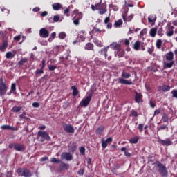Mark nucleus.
I'll list each match as a JSON object with an SVG mask.
<instances>
[{"label": "nucleus", "mask_w": 177, "mask_h": 177, "mask_svg": "<svg viewBox=\"0 0 177 177\" xmlns=\"http://www.w3.org/2000/svg\"><path fill=\"white\" fill-rule=\"evenodd\" d=\"M122 77L118 78V83L123 84L124 85H133V82L128 80V78H131V73H127L125 71L122 72Z\"/></svg>", "instance_id": "obj_1"}, {"label": "nucleus", "mask_w": 177, "mask_h": 177, "mask_svg": "<svg viewBox=\"0 0 177 177\" xmlns=\"http://www.w3.org/2000/svg\"><path fill=\"white\" fill-rule=\"evenodd\" d=\"M155 165L159 168V172L162 177L168 176V170H167V167L162 163L160 161H156Z\"/></svg>", "instance_id": "obj_2"}, {"label": "nucleus", "mask_w": 177, "mask_h": 177, "mask_svg": "<svg viewBox=\"0 0 177 177\" xmlns=\"http://www.w3.org/2000/svg\"><path fill=\"white\" fill-rule=\"evenodd\" d=\"M17 173L18 174L19 176H24V177H32V174L30 170L26 168H19L17 170Z\"/></svg>", "instance_id": "obj_3"}, {"label": "nucleus", "mask_w": 177, "mask_h": 177, "mask_svg": "<svg viewBox=\"0 0 177 177\" xmlns=\"http://www.w3.org/2000/svg\"><path fill=\"white\" fill-rule=\"evenodd\" d=\"M8 91V85L3 82V78H0V96L6 95Z\"/></svg>", "instance_id": "obj_4"}, {"label": "nucleus", "mask_w": 177, "mask_h": 177, "mask_svg": "<svg viewBox=\"0 0 177 177\" xmlns=\"http://www.w3.org/2000/svg\"><path fill=\"white\" fill-rule=\"evenodd\" d=\"M98 10L99 15H104L107 13V8L105 4H102L100 3L96 4V8Z\"/></svg>", "instance_id": "obj_5"}, {"label": "nucleus", "mask_w": 177, "mask_h": 177, "mask_svg": "<svg viewBox=\"0 0 177 177\" xmlns=\"http://www.w3.org/2000/svg\"><path fill=\"white\" fill-rule=\"evenodd\" d=\"M91 100H92V95H89L86 98L83 99L80 103V106L86 107L91 103Z\"/></svg>", "instance_id": "obj_6"}, {"label": "nucleus", "mask_w": 177, "mask_h": 177, "mask_svg": "<svg viewBox=\"0 0 177 177\" xmlns=\"http://www.w3.org/2000/svg\"><path fill=\"white\" fill-rule=\"evenodd\" d=\"M61 158L66 160V161H71L73 160V155L68 152H63L61 154Z\"/></svg>", "instance_id": "obj_7"}, {"label": "nucleus", "mask_w": 177, "mask_h": 177, "mask_svg": "<svg viewBox=\"0 0 177 177\" xmlns=\"http://www.w3.org/2000/svg\"><path fill=\"white\" fill-rule=\"evenodd\" d=\"M39 36L41 38H48L49 37V31L45 28H42L39 30Z\"/></svg>", "instance_id": "obj_8"}, {"label": "nucleus", "mask_w": 177, "mask_h": 177, "mask_svg": "<svg viewBox=\"0 0 177 177\" xmlns=\"http://www.w3.org/2000/svg\"><path fill=\"white\" fill-rule=\"evenodd\" d=\"M65 131L67 132V133H74L75 129L73 125L71 124H65L63 127Z\"/></svg>", "instance_id": "obj_9"}, {"label": "nucleus", "mask_w": 177, "mask_h": 177, "mask_svg": "<svg viewBox=\"0 0 177 177\" xmlns=\"http://www.w3.org/2000/svg\"><path fill=\"white\" fill-rule=\"evenodd\" d=\"M37 135L38 136H40L41 138L46 139V140H50V136H49V133H48L46 131H38Z\"/></svg>", "instance_id": "obj_10"}, {"label": "nucleus", "mask_w": 177, "mask_h": 177, "mask_svg": "<svg viewBox=\"0 0 177 177\" xmlns=\"http://www.w3.org/2000/svg\"><path fill=\"white\" fill-rule=\"evenodd\" d=\"M1 129L3 131H18L17 127H15L13 126L8 125V124H4L1 127Z\"/></svg>", "instance_id": "obj_11"}, {"label": "nucleus", "mask_w": 177, "mask_h": 177, "mask_svg": "<svg viewBox=\"0 0 177 177\" xmlns=\"http://www.w3.org/2000/svg\"><path fill=\"white\" fill-rule=\"evenodd\" d=\"M14 150H16V151H24L26 150V147L21 144L15 143Z\"/></svg>", "instance_id": "obj_12"}, {"label": "nucleus", "mask_w": 177, "mask_h": 177, "mask_svg": "<svg viewBox=\"0 0 177 177\" xmlns=\"http://www.w3.org/2000/svg\"><path fill=\"white\" fill-rule=\"evenodd\" d=\"M159 143L162 145V146H171L172 145V141L169 138H167L166 140H160Z\"/></svg>", "instance_id": "obj_13"}, {"label": "nucleus", "mask_w": 177, "mask_h": 177, "mask_svg": "<svg viewBox=\"0 0 177 177\" xmlns=\"http://www.w3.org/2000/svg\"><path fill=\"white\" fill-rule=\"evenodd\" d=\"M143 95L141 93L136 92L135 100L136 103H143Z\"/></svg>", "instance_id": "obj_14"}, {"label": "nucleus", "mask_w": 177, "mask_h": 177, "mask_svg": "<svg viewBox=\"0 0 177 177\" xmlns=\"http://www.w3.org/2000/svg\"><path fill=\"white\" fill-rule=\"evenodd\" d=\"M81 19H82V15L81 14H77L76 17L73 19L74 24H75V26H78V24H80V20H81Z\"/></svg>", "instance_id": "obj_15"}, {"label": "nucleus", "mask_w": 177, "mask_h": 177, "mask_svg": "<svg viewBox=\"0 0 177 177\" xmlns=\"http://www.w3.org/2000/svg\"><path fill=\"white\" fill-rule=\"evenodd\" d=\"M165 57L166 60H168L169 62H174V53L172 51H169L166 54Z\"/></svg>", "instance_id": "obj_16"}, {"label": "nucleus", "mask_w": 177, "mask_h": 177, "mask_svg": "<svg viewBox=\"0 0 177 177\" xmlns=\"http://www.w3.org/2000/svg\"><path fill=\"white\" fill-rule=\"evenodd\" d=\"M125 55V51L122 49H118V51L115 53V57H123V56Z\"/></svg>", "instance_id": "obj_17"}, {"label": "nucleus", "mask_w": 177, "mask_h": 177, "mask_svg": "<svg viewBox=\"0 0 177 177\" xmlns=\"http://www.w3.org/2000/svg\"><path fill=\"white\" fill-rule=\"evenodd\" d=\"M159 91H162V92H169V91H171V86L163 85L162 86H160L158 88Z\"/></svg>", "instance_id": "obj_18"}, {"label": "nucleus", "mask_w": 177, "mask_h": 177, "mask_svg": "<svg viewBox=\"0 0 177 177\" xmlns=\"http://www.w3.org/2000/svg\"><path fill=\"white\" fill-rule=\"evenodd\" d=\"M68 147L71 153H74V151L77 150V143L73 142L72 144H71V145H68Z\"/></svg>", "instance_id": "obj_19"}, {"label": "nucleus", "mask_w": 177, "mask_h": 177, "mask_svg": "<svg viewBox=\"0 0 177 177\" xmlns=\"http://www.w3.org/2000/svg\"><path fill=\"white\" fill-rule=\"evenodd\" d=\"M70 168V165L66 163H62L59 166L60 171H67Z\"/></svg>", "instance_id": "obj_20"}, {"label": "nucleus", "mask_w": 177, "mask_h": 177, "mask_svg": "<svg viewBox=\"0 0 177 177\" xmlns=\"http://www.w3.org/2000/svg\"><path fill=\"white\" fill-rule=\"evenodd\" d=\"M8 48V41H4L2 43V45L0 46V51L1 52H5V50H6Z\"/></svg>", "instance_id": "obj_21"}, {"label": "nucleus", "mask_w": 177, "mask_h": 177, "mask_svg": "<svg viewBox=\"0 0 177 177\" xmlns=\"http://www.w3.org/2000/svg\"><path fill=\"white\" fill-rule=\"evenodd\" d=\"M174 64H175L174 61H170L169 63L164 62V68H171Z\"/></svg>", "instance_id": "obj_22"}, {"label": "nucleus", "mask_w": 177, "mask_h": 177, "mask_svg": "<svg viewBox=\"0 0 177 177\" xmlns=\"http://www.w3.org/2000/svg\"><path fill=\"white\" fill-rule=\"evenodd\" d=\"M104 131V127L103 126H100L99 127L96 131H95V133L96 135H102V133H103V131Z\"/></svg>", "instance_id": "obj_23"}, {"label": "nucleus", "mask_w": 177, "mask_h": 177, "mask_svg": "<svg viewBox=\"0 0 177 177\" xmlns=\"http://www.w3.org/2000/svg\"><path fill=\"white\" fill-rule=\"evenodd\" d=\"M52 6L54 10H59V9H62V4L59 3H55L53 4Z\"/></svg>", "instance_id": "obj_24"}, {"label": "nucleus", "mask_w": 177, "mask_h": 177, "mask_svg": "<svg viewBox=\"0 0 177 177\" xmlns=\"http://www.w3.org/2000/svg\"><path fill=\"white\" fill-rule=\"evenodd\" d=\"M71 89L73 91V93H72L73 96H75V97L77 96V95H78L79 93L78 88H77V86H72Z\"/></svg>", "instance_id": "obj_25"}, {"label": "nucleus", "mask_w": 177, "mask_h": 177, "mask_svg": "<svg viewBox=\"0 0 177 177\" xmlns=\"http://www.w3.org/2000/svg\"><path fill=\"white\" fill-rule=\"evenodd\" d=\"M86 50H93V44L92 43H87L85 46Z\"/></svg>", "instance_id": "obj_26"}, {"label": "nucleus", "mask_w": 177, "mask_h": 177, "mask_svg": "<svg viewBox=\"0 0 177 177\" xmlns=\"http://www.w3.org/2000/svg\"><path fill=\"white\" fill-rule=\"evenodd\" d=\"M133 49L135 50H139V49H140V41H137L135 42V44H133Z\"/></svg>", "instance_id": "obj_27"}, {"label": "nucleus", "mask_w": 177, "mask_h": 177, "mask_svg": "<svg viewBox=\"0 0 177 177\" xmlns=\"http://www.w3.org/2000/svg\"><path fill=\"white\" fill-rule=\"evenodd\" d=\"M21 106H14L12 108V113H19V111H21Z\"/></svg>", "instance_id": "obj_28"}, {"label": "nucleus", "mask_w": 177, "mask_h": 177, "mask_svg": "<svg viewBox=\"0 0 177 177\" xmlns=\"http://www.w3.org/2000/svg\"><path fill=\"white\" fill-rule=\"evenodd\" d=\"M156 34H157V29L156 28H151L149 32L150 36L154 37Z\"/></svg>", "instance_id": "obj_29"}, {"label": "nucleus", "mask_w": 177, "mask_h": 177, "mask_svg": "<svg viewBox=\"0 0 177 177\" xmlns=\"http://www.w3.org/2000/svg\"><path fill=\"white\" fill-rule=\"evenodd\" d=\"M110 46H111V48L112 49H117V50L120 49V48L121 47V46H120V44H117V43H115V42L112 43V44L110 45Z\"/></svg>", "instance_id": "obj_30"}, {"label": "nucleus", "mask_w": 177, "mask_h": 177, "mask_svg": "<svg viewBox=\"0 0 177 177\" xmlns=\"http://www.w3.org/2000/svg\"><path fill=\"white\" fill-rule=\"evenodd\" d=\"M15 53H12V52H8L6 54V59H13V57H15Z\"/></svg>", "instance_id": "obj_31"}, {"label": "nucleus", "mask_w": 177, "mask_h": 177, "mask_svg": "<svg viewBox=\"0 0 177 177\" xmlns=\"http://www.w3.org/2000/svg\"><path fill=\"white\" fill-rule=\"evenodd\" d=\"M27 58H21V60L18 62V66H23L25 63H27L28 62Z\"/></svg>", "instance_id": "obj_32"}, {"label": "nucleus", "mask_w": 177, "mask_h": 177, "mask_svg": "<svg viewBox=\"0 0 177 177\" xmlns=\"http://www.w3.org/2000/svg\"><path fill=\"white\" fill-rule=\"evenodd\" d=\"M162 45V40L158 39L156 41V48H158V49H161Z\"/></svg>", "instance_id": "obj_33"}, {"label": "nucleus", "mask_w": 177, "mask_h": 177, "mask_svg": "<svg viewBox=\"0 0 177 177\" xmlns=\"http://www.w3.org/2000/svg\"><path fill=\"white\" fill-rule=\"evenodd\" d=\"M162 120L163 122H168V121H169V118L166 113H164Z\"/></svg>", "instance_id": "obj_34"}, {"label": "nucleus", "mask_w": 177, "mask_h": 177, "mask_svg": "<svg viewBox=\"0 0 177 177\" xmlns=\"http://www.w3.org/2000/svg\"><path fill=\"white\" fill-rule=\"evenodd\" d=\"M50 162H54L55 164H60L62 161L59 159H57L56 158H52L50 159Z\"/></svg>", "instance_id": "obj_35"}, {"label": "nucleus", "mask_w": 177, "mask_h": 177, "mask_svg": "<svg viewBox=\"0 0 177 177\" xmlns=\"http://www.w3.org/2000/svg\"><path fill=\"white\" fill-rule=\"evenodd\" d=\"M130 143H133V144H136L138 143V142H139V138L138 137H134L133 138H131L129 140Z\"/></svg>", "instance_id": "obj_36"}, {"label": "nucleus", "mask_w": 177, "mask_h": 177, "mask_svg": "<svg viewBox=\"0 0 177 177\" xmlns=\"http://www.w3.org/2000/svg\"><path fill=\"white\" fill-rule=\"evenodd\" d=\"M21 120H30V118L26 116V112H23L22 114L19 115Z\"/></svg>", "instance_id": "obj_37"}, {"label": "nucleus", "mask_w": 177, "mask_h": 177, "mask_svg": "<svg viewBox=\"0 0 177 177\" xmlns=\"http://www.w3.org/2000/svg\"><path fill=\"white\" fill-rule=\"evenodd\" d=\"M122 24V19H119L115 22V27H120Z\"/></svg>", "instance_id": "obj_38"}, {"label": "nucleus", "mask_w": 177, "mask_h": 177, "mask_svg": "<svg viewBox=\"0 0 177 177\" xmlns=\"http://www.w3.org/2000/svg\"><path fill=\"white\" fill-rule=\"evenodd\" d=\"M138 111H136L135 110H132L130 113L131 117H138Z\"/></svg>", "instance_id": "obj_39"}, {"label": "nucleus", "mask_w": 177, "mask_h": 177, "mask_svg": "<svg viewBox=\"0 0 177 177\" xmlns=\"http://www.w3.org/2000/svg\"><path fill=\"white\" fill-rule=\"evenodd\" d=\"M67 35H66V32H62L59 34V37L60 39H64Z\"/></svg>", "instance_id": "obj_40"}, {"label": "nucleus", "mask_w": 177, "mask_h": 177, "mask_svg": "<svg viewBox=\"0 0 177 177\" xmlns=\"http://www.w3.org/2000/svg\"><path fill=\"white\" fill-rule=\"evenodd\" d=\"M80 153L82 156H85V147L84 146L80 147Z\"/></svg>", "instance_id": "obj_41"}, {"label": "nucleus", "mask_w": 177, "mask_h": 177, "mask_svg": "<svg viewBox=\"0 0 177 177\" xmlns=\"http://www.w3.org/2000/svg\"><path fill=\"white\" fill-rule=\"evenodd\" d=\"M53 20L54 23H57V21H59V20H60V17H59V15H54Z\"/></svg>", "instance_id": "obj_42"}, {"label": "nucleus", "mask_w": 177, "mask_h": 177, "mask_svg": "<svg viewBox=\"0 0 177 177\" xmlns=\"http://www.w3.org/2000/svg\"><path fill=\"white\" fill-rule=\"evenodd\" d=\"M164 129H167V131H168V127H167V125H162L160 126L158 129V131H162Z\"/></svg>", "instance_id": "obj_43"}, {"label": "nucleus", "mask_w": 177, "mask_h": 177, "mask_svg": "<svg viewBox=\"0 0 177 177\" xmlns=\"http://www.w3.org/2000/svg\"><path fill=\"white\" fill-rule=\"evenodd\" d=\"M56 68H57V66H56L50 65L48 66V69L50 71H55V70H56Z\"/></svg>", "instance_id": "obj_44"}, {"label": "nucleus", "mask_w": 177, "mask_h": 177, "mask_svg": "<svg viewBox=\"0 0 177 177\" xmlns=\"http://www.w3.org/2000/svg\"><path fill=\"white\" fill-rule=\"evenodd\" d=\"M122 17H123L124 21H131V20H132V17H125V15H122Z\"/></svg>", "instance_id": "obj_45"}, {"label": "nucleus", "mask_w": 177, "mask_h": 177, "mask_svg": "<svg viewBox=\"0 0 177 177\" xmlns=\"http://www.w3.org/2000/svg\"><path fill=\"white\" fill-rule=\"evenodd\" d=\"M167 27L169 31L174 30V26L172 25H171V22L167 24Z\"/></svg>", "instance_id": "obj_46"}, {"label": "nucleus", "mask_w": 177, "mask_h": 177, "mask_svg": "<svg viewBox=\"0 0 177 177\" xmlns=\"http://www.w3.org/2000/svg\"><path fill=\"white\" fill-rule=\"evenodd\" d=\"M149 104L151 107H152V109H154V107H156V102L153 101V100H151L149 101Z\"/></svg>", "instance_id": "obj_47"}, {"label": "nucleus", "mask_w": 177, "mask_h": 177, "mask_svg": "<svg viewBox=\"0 0 177 177\" xmlns=\"http://www.w3.org/2000/svg\"><path fill=\"white\" fill-rule=\"evenodd\" d=\"M11 92H15L16 91V84L12 83L11 85Z\"/></svg>", "instance_id": "obj_48"}, {"label": "nucleus", "mask_w": 177, "mask_h": 177, "mask_svg": "<svg viewBox=\"0 0 177 177\" xmlns=\"http://www.w3.org/2000/svg\"><path fill=\"white\" fill-rule=\"evenodd\" d=\"M107 143L105 140H102V146L103 149H106V147H107Z\"/></svg>", "instance_id": "obj_49"}, {"label": "nucleus", "mask_w": 177, "mask_h": 177, "mask_svg": "<svg viewBox=\"0 0 177 177\" xmlns=\"http://www.w3.org/2000/svg\"><path fill=\"white\" fill-rule=\"evenodd\" d=\"M35 74H44V69L42 68H41V69H37Z\"/></svg>", "instance_id": "obj_50"}, {"label": "nucleus", "mask_w": 177, "mask_h": 177, "mask_svg": "<svg viewBox=\"0 0 177 177\" xmlns=\"http://www.w3.org/2000/svg\"><path fill=\"white\" fill-rule=\"evenodd\" d=\"M171 94L173 95V97H176V99H177V90H173L171 91Z\"/></svg>", "instance_id": "obj_51"}, {"label": "nucleus", "mask_w": 177, "mask_h": 177, "mask_svg": "<svg viewBox=\"0 0 177 177\" xmlns=\"http://www.w3.org/2000/svg\"><path fill=\"white\" fill-rule=\"evenodd\" d=\"M93 32H98L99 34H100V32H102V30L97 28H93Z\"/></svg>", "instance_id": "obj_52"}, {"label": "nucleus", "mask_w": 177, "mask_h": 177, "mask_svg": "<svg viewBox=\"0 0 177 177\" xmlns=\"http://www.w3.org/2000/svg\"><path fill=\"white\" fill-rule=\"evenodd\" d=\"M105 142L109 145V143H111L113 142V138L109 137Z\"/></svg>", "instance_id": "obj_53"}, {"label": "nucleus", "mask_w": 177, "mask_h": 177, "mask_svg": "<svg viewBox=\"0 0 177 177\" xmlns=\"http://www.w3.org/2000/svg\"><path fill=\"white\" fill-rule=\"evenodd\" d=\"M84 172H85V170H84V169H81L77 171V174L78 175L82 176L84 175Z\"/></svg>", "instance_id": "obj_54"}, {"label": "nucleus", "mask_w": 177, "mask_h": 177, "mask_svg": "<svg viewBox=\"0 0 177 177\" xmlns=\"http://www.w3.org/2000/svg\"><path fill=\"white\" fill-rule=\"evenodd\" d=\"M119 168H120V165L116 164V165H114V167L111 171H112V172L114 173V171H115V169H118Z\"/></svg>", "instance_id": "obj_55"}, {"label": "nucleus", "mask_w": 177, "mask_h": 177, "mask_svg": "<svg viewBox=\"0 0 177 177\" xmlns=\"http://www.w3.org/2000/svg\"><path fill=\"white\" fill-rule=\"evenodd\" d=\"M147 33V29H143L141 32H140V35L141 37H143V35H145V34Z\"/></svg>", "instance_id": "obj_56"}, {"label": "nucleus", "mask_w": 177, "mask_h": 177, "mask_svg": "<svg viewBox=\"0 0 177 177\" xmlns=\"http://www.w3.org/2000/svg\"><path fill=\"white\" fill-rule=\"evenodd\" d=\"M167 37H172L174 35V30H169V32H167Z\"/></svg>", "instance_id": "obj_57"}, {"label": "nucleus", "mask_w": 177, "mask_h": 177, "mask_svg": "<svg viewBox=\"0 0 177 177\" xmlns=\"http://www.w3.org/2000/svg\"><path fill=\"white\" fill-rule=\"evenodd\" d=\"M158 35H160V37H162L163 33H162V28H160L158 30Z\"/></svg>", "instance_id": "obj_58"}, {"label": "nucleus", "mask_w": 177, "mask_h": 177, "mask_svg": "<svg viewBox=\"0 0 177 177\" xmlns=\"http://www.w3.org/2000/svg\"><path fill=\"white\" fill-rule=\"evenodd\" d=\"M68 13H70V8H67L64 11V15H66V16H68Z\"/></svg>", "instance_id": "obj_59"}, {"label": "nucleus", "mask_w": 177, "mask_h": 177, "mask_svg": "<svg viewBox=\"0 0 177 177\" xmlns=\"http://www.w3.org/2000/svg\"><path fill=\"white\" fill-rule=\"evenodd\" d=\"M138 129H139L140 132H143V124H140L138 125Z\"/></svg>", "instance_id": "obj_60"}, {"label": "nucleus", "mask_w": 177, "mask_h": 177, "mask_svg": "<svg viewBox=\"0 0 177 177\" xmlns=\"http://www.w3.org/2000/svg\"><path fill=\"white\" fill-rule=\"evenodd\" d=\"M32 106L33 107H35V109H38V107H39V104L38 102H33L32 103Z\"/></svg>", "instance_id": "obj_61"}, {"label": "nucleus", "mask_w": 177, "mask_h": 177, "mask_svg": "<svg viewBox=\"0 0 177 177\" xmlns=\"http://www.w3.org/2000/svg\"><path fill=\"white\" fill-rule=\"evenodd\" d=\"M13 176V174L12 173V171H7V175L6 177H12Z\"/></svg>", "instance_id": "obj_62"}, {"label": "nucleus", "mask_w": 177, "mask_h": 177, "mask_svg": "<svg viewBox=\"0 0 177 177\" xmlns=\"http://www.w3.org/2000/svg\"><path fill=\"white\" fill-rule=\"evenodd\" d=\"M48 15V12L46 11H44L42 12H41L40 16H41L42 17L47 16Z\"/></svg>", "instance_id": "obj_63"}, {"label": "nucleus", "mask_w": 177, "mask_h": 177, "mask_svg": "<svg viewBox=\"0 0 177 177\" xmlns=\"http://www.w3.org/2000/svg\"><path fill=\"white\" fill-rule=\"evenodd\" d=\"M15 41H19L21 39V37L20 35L16 36L14 37Z\"/></svg>", "instance_id": "obj_64"}]
</instances>
